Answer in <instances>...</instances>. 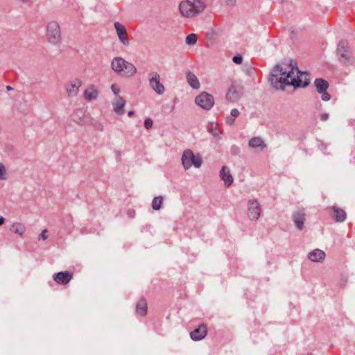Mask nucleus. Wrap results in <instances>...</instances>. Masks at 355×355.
<instances>
[{
  "instance_id": "f257e3e1",
  "label": "nucleus",
  "mask_w": 355,
  "mask_h": 355,
  "mask_svg": "<svg viewBox=\"0 0 355 355\" xmlns=\"http://www.w3.org/2000/svg\"><path fill=\"white\" fill-rule=\"evenodd\" d=\"M269 80L274 88L280 90H284L286 85L304 87L310 83L308 73L300 71L293 61L276 64L270 72Z\"/></svg>"
},
{
  "instance_id": "f03ea898",
  "label": "nucleus",
  "mask_w": 355,
  "mask_h": 355,
  "mask_svg": "<svg viewBox=\"0 0 355 355\" xmlns=\"http://www.w3.org/2000/svg\"><path fill=\"white\" fill-rule=\"evenodd\" d=\"M205 8V5L200 0L191 1H182L179 5L181 15L187 18L193 17L201 13Z\"/></svg>"
},
{
  "instance_id": "7ed1b4c3",
  "label": "nucleus",
  "mask_w": 355,
  "mask_h": 355,
  "mask_svg": "<svg viewBox=\"0 0 355 355\" xmlns=\"http://www.w3.org/2000/svg\"><path fill=\"white\" fill-rule=\"evenodd\" d=\"M112 69L125 77H131L137 72L135 65L121 57H115L111 62Z\"/></svg>"
},
{
  "instance_id": "20e7f679",
  "label": "nucleus",
  "mask_w": 355,
  "mask_h": 355,
  "mask_svg": "<svg viewBox=\"0 0 355 355\" xmlns=\"http://www.w3.org/2000/svg\"><path fill=\"white\" fill-rule=\"evenodd\" d=\"M336 55L340 62L345 65L352 64L354 58L349 49L348 42L345 40L339 42L336 49Z\"/></svg>"
},
{
  "instance_id": "39448f33",
  "label": "nucleus",
  "mask_w": 355,
  "mask_h": 355,
  "mask_svg": "<svg viewBox=\"0 0 355 355\" xmlns=\"http://www.w3.org/2000/svg\"><path fill=\"white\" fill-rule=\"evenodd\" d=\"M46 38L49 42L57 45L61 42V31L59 24L51 21L46 25Z\"/></svg>"
},
{
  "instance_id": "423d86ee",
  "label": "nucleus",
  "mask_w": 355,
  "mask_h": 355,
  "mask_svg": "<svg viewBox=\"0 0 355 355\" xmlns=\"http://www.w3.org/2000/svg\"><path fill=\"white\" fill-rule=\"evenodd\" d=\"M202 162L201 157L199 155H195L191 150L187 149L184 151L182 163L185 170L190 168L192 166L200 168Z\"/></svg>"
},
{
  "instance_id": "0eeeda50",
  "label": "nucleus",
  "mask_w": 355,
  "mask_h": 355,
  "mask_svg": "<svg viewBox=\"0 0 355 355\" xmlns=\"http://www.w3.org/2000/svg\"><path fill=\"white\" fill-rule=\"evenodd\" d=\"M195 103L201 108L209 110L214 105V98L212 95L203 92L196 97Z\"/></svg>"
},
{
  "instance_id": "6e6552de",
  "label": "nucleus",
  "mask_w": 355,
  "mask_h": 355,
  "mask_svg": "<svg viewBox=\"0 0 355 355\" xmlns=\"http://www.w3.org/2000/svg\"><path fill=\"white\" fill-rule=\"evenodd\" d=\"M149 85L150 88L159 95L163 94L165 92L164 85L160 83V76L156 71H153L149 73Z\"/></svg>"
},
{
  "instance_id": "1a4fd4ad",
  "label": "nucleus",
  "mask_w": 355,
  "mask_h": 355,
  "mask_svg": "<svg viewBox=\"0 0 355 355\" xmlns=\"http://www.w3.org/2000/svg\"><path fill=\"white\" fill-rule=\"evenodd\" d=\"M242 92V87L239 84L233 83L226 94V99L231 103H236L241 97Z\"/></svg>"
},
{
  "instance_id": "9d476101",
  "label": "nucleus",
  "mask_w": 355,
  "mask_h": 355,
  "mask_svg": "<svg viewBox=\"0 0 355 355\" xmlns=\"http://www.w3.org/2000/svg\"><path fill=\"white\" fill-rule=\"evenodd\" d=\"M248 215L251 220H257L261 215V207L257 200H250L248 202Z\"/></svg>"
},
{
  "instance_id": "9b49d317",
  "label": "nucleus",
  "mask_w": 355,
  "mask_h": 355,
  "mask_svg": "<svg viewBox=\"0 0 355 355\" xmlns=\"http://www.w3.org/2000/svg\"><path fill=\"white\" fill-rule=\"evenodd\" d=\"M82 86V81L79 78L71 80L66 85V92L69 97H75L79 92L80 87Z\"/></svg>"
},
{
  "instance_id": "f8f14e48",
  "label": "nucleus",
  "mask_w": 355,
  "mask_h": 355,
  "mask_svg": "<svg viewBox=\"0 0 355 355\" xmlns=\"http://www.w3.org/2000/svg\"><path fill=\"white\" fill-rule=\"evenodd\" d=\"M114 26L119 40L124 46H128L130 44V41L127 35L125 27L119 22H115Z\"/></svg>"
},
{
  "instance_id": "ddd939ff",
  "label": "nucleus",
  "mask_w": 355,
  "mask_h": 355,
  "mask_svg": "<svg viewBox=\"0 0 355 355\" xmlns=\"http://www.w3.org/2000/svg\"><path fill=\"white\" fill-rule=\"evenodd\" d=\"M73 277V273L69 271L59 272L53 275V280L59 284L65 285L68 284Z\"/></svg>"
},
{
  "instance_id": "4468645a",
  "label": "nucleus",
  "mask_w": 355,
  "mask_h": 355,
  "mask_svg": "<svg viewBox=\"0 0 355 355\" xmlns=\"http://www.w3.org/2000/svg\"><path fill=\"white\" fill-rule=\"evenodd\" d=\"M207 334V327L205 324H201L199 327L190 333L191 338L197 341L203 339Z\"/></svg>"
},
{
  "instance_id": "2eb2a0df",
  "label": "nucleus",
  "mask_w": 355,
  "mask_h": 355,
  "mask_svg": "<svg viewBox=\"0 0 355 355\" xmlns=\"http://www.w3.org/2000/svg\"><path fill=\"white\" fill-rule=\"evenodd\" d=\"M125 103L126 101L123 97L118 96L117 98H116L112 102L114 112L117 115H122L124 113V107L125 105Z\"/></svg>"
},
{
  "instance_id": "dca6fc26",
  "label": "nucleus",
  "mask_w": 355,
  "mask_h": 355,
  "mask_svg": "<svg viewBox=\"0 0 355 355\" xmlns=\"http://www.w3.org/2000/svg\"><path fill=\"white\" fill-rule=\"evenodd\" d=\"M306 214L304 211H298L293 214V220L296 227L302 230L304 227Z\"/></svg>"
},
{
  "instance_id": "f3484780",
  "label": "nucleus",
  "mask_w": 355,
  "mask_h": 355,
  "mask_svg": "<svg viewBox=\"0 0 355 355\" xmlns=\"http://www.w3.org/2000/svg\"><path fill=\"white\" fill-rule=\"evenodd\" d=\"M220 178L223 180L224 184L226 187H230L233 183V177L230 171L226 166H223L220 169Z\"/></svg>"
},
{
  "instance_id": "a211bd4d",
  "label": "nucleus",
  "mask_w": 355,
  "mask_h": 355,
  "mask_svg": "<svg viewBox=\"0 0 355 355\" xmlns=\"http://www.w3.org/2000/svg\"><path fill=\"white\" fill-rule=\"evenodd\" d=\"M98 96V91L96 87L94 85L87 88L84 92V98L87 101H91L97 99Z\"/></svg>"
},
{
  "instance_id": "6ab92c4d",
  "label": "nucleus",
  "mask_w": 355,
  "mask_h": 355,
  "mask_svg": "<svg viewBox=\"0 0 355 355\" xmlns=\"http://www.w3.org/2000/svg\"><path fill=\"white\" fill-rule=\"evenodd\" d=\"M325 252L320 249H315L309 253L308 258L313 262H320L324 259Z\"/></svg>"
},
{
  "instance_id": "aec40b11",
  "label": "nucleus",
  "mask_w": 355,
  "mask_h": 355,
  "mask_svg": "<svg viewBox=\"0 0 355 355\" xmlns=\"http://www.w3.org/2000/svg\"><path fill=\"white\" fill-rule=\"evenodd\" d=\"M147 302L145 298L141 297L137 303L136 311L141 316H145L147 314Z\"/></svg>"
},
{
  "instance_id": "412c9836",
  "label": "nucleus",
  "mask_w": 355,
  "mask_h": 355,
  "mask_svg": "<svg viewBox=\"0 0 355 355\" xmlns=\"http://www.w3.org/2000/svg\"><path fill=\"white\" fill-rule=\"evenodd\" d=\"M187 80L189 85L193 89L200 88V83L196 76L191 71L187 72Z\"/></svg>"
},
{
  "instance_id": "4be33fe9",
  "label": "nucleus",
  "mask_w": 355,
  "mask_h": 355,
  "mask_svg": "<svg viewBox=\"0 0 355 355\" xmlns=\"http://www.w3.org/2000/svg\"><path fill=\"white\" fill-rule=\"evenodd\" d=\"M332 210L335 213V220L336 222L342 223L345 220L347 214L343 209H340L336 206H333Z\"/></svg>"
},
{
  "instance_id": "5701e85b",
  "label": "nucleus",
  "mask_w": 355,
  "mask_h": 355,
  "mask_svg": "<svg viewBox=\"0 0 355 355\" xmlns=\"http://www.w3.org/2000/svg\"><path fill=\"white\" fill-rule=\"evenodd\" d=\"M314 84H315L316 90L318 93L324 92V91L327 90V89L329 87L328 82L322 78L315 79Z\"/></svg>"
},
{
  "instance_id": "b1692460",
  "label": "nucleus",
  "mask_w": 355,
  "mask_h": 355,
  "mask_svg": "<svg viewBox=\"0 0 355 355\" xmlns=\"http://www.w3.org/2000/svg\"><path fill=\"white\" fill-rule=\"evenodd\" d=\"M248 145L252 148H261V149H263L266 147L263 140L259 137L252 138L249 141Z\"/></svg>"
},
{
  "instance_id": "393cba45",
  "label": "nucleus",
  "mask_w": 355,
  "mask_h": 355,
  "mask_svg": "<svg viewBox=\"0 0 355 355\" xmlns=\"http://www.w3.org/2000/svg\"><path fill=\"white\" fill-rule=\"evenodd\" d=\"M10 230L19 236H22L26 231V227L21 223H16L10 226Z\"/></svg>"
},
{
  "instance_id": "a878e982",
  "label": "nucleus",
  "mask_w": 355,
  "mask_h": 355,
  "mask_svg": "<svg viewBox=\"0 0 355 355\" xmlns=\"http://www.w3.org/2000/svg\"><path fill=\"white\" fill-rule=\"evenodd\" d=\"M162 203L163 198L162 196L155 197L152 201V208L155 211H158L161 209Z\"/></svg>"
},
{
  "instance_id": "bb28decb",
  "label": "nucleus",
  "mask_w": 355,
  "mask_h": 355,
  "mask_svg": "<svg viewBox=\"0 0 355 355\" xmlns=\"http://www.w3.org/2000/svg\"><path fill=\"white\" fill-rule=\"evenodd\" d=\"M208 130L216 139H219L220 138V132L218 131L216 125L214 123H211L209 125Z\"/></svg>"
},
{
  "instance_id": "cd10ccee",
  "label": "nucleus",
  "mask_w": 355,
  "mask_h": 355,
  "mask_svg": "<svg viewBox=\"0 0 355 355\" xmlns=\"http://www.w3.org/2000/svg\"><path fill=\"white\" fill-rule=\"evenodd\" d=\"M197 35L194 33L188 35L186 37V43L189 46H193L197 42Z\"/></svg>"
},
{
  "instance_id": "c85d7f7f",
  "label": "nucleus",
  "mask_w": 355,
  "mask_h": 355,
  "mask_svg": "<svg viewBox=\"0 0 355 355\" xmlns=\"http://www.w3.org/2000/svg\"><path fill=\"white\" fill-rule=\"evenodd\" d=\"M7 179V171L5 166L0 163V180H5Z\"/></svg>"
},
{
  "instance_id": "c756f323",
  "label": "nucleus",
  "mask_w": 355,
  "mask_h": 355,
  "mask_svg": "<svg viewBox=\"0 0 355 355\" xmlns=\"http://www.w3.org/2000/svg\"><path fill=\"white\" fill-rule=\"evenodd\" d=\"M111 90L114 94V95L116 96V98H117L118 96H121L119 95L121 89H120V88L116 85L112 84L111 85Z\"/></svg>"
},
{
  "instance_id": "7c9ffc66",
  "label": "nucleus",
  "mask_w": 355,
  "mask_h": 355,
  "mask_svg": "<svg viewBox=\"0 0 355 355\" xmlns=\"http://www.w3.org/2000/svg\"><path fill=\"white\" fill-rule=\"evenodd\" d=\"M232 61L236 64H240L243 62V57L241 55H235L233 57Z\"/></svg>"
},
{
  "instance_id": "2f4dec72",
  "label": "nucleus",
  "mask_w": 355,
  "mask_h": 355,
  "mask_svg": "<svg viewBox=\"0 0 355 355\" xmlns=\"http://www.w3.org/2000/svg\"><path fill=\"white\" fill-rule=\"evenodd\" d=\"M153 122L151 119L147 118V119H145V121H144V126H145V128L146 129L148 130V129L151 128L152 126H153Z\"/></svg>"
},
{
  "instance_id": "473e14b6",
  "label": "nucleus",
  "mask_w": 355,
  "mask_h": 355,
  "mask_svg": "<svg viewBox=\"0 0 355 355\" xmlns=\"http://www.w3.org/2000/svg\"><path fill=\"white\" fill-rule=\"evenodd\" d=\"M230 151L233 155H237L240 153V148L239 146L234 145V146H232V147L230 148Z\"/></svg>"
},
{
  "instance_id": "72a5a7b5",
  "label": "nucleus",
  "mask_w": 355,
  "mask_h": 355,
  "mask_svg": "<svg viewBox=\"0 0 355 355\" xmlns=\"http://www.w3.org/2000/svg\"><path fill=\"white\" fill-rule=\"evenodd\" d=\"M320 94H322L321 98L323 101H327L330 100L331 95L329 93H327L326 91H324V92L320 93Z\"/></svg>"
},
{
  "instance_id": "f704fd0d",
  "label": "nucleus",
  "mask_w": 355,
  "mask_h": 355,
  "mask_svg": "<svg viewBox=\"0 0 355 355\" xmlns=\"http://www.w3.org/2000/svg\"><path fill=\"white\" fill-rule=\"evenodd\" d=\"M239 114H240V112L239 111V110H237L236 108L232 109L230 112V115L234 119L238 117L239 116Z\"/></svg>"
},
{
  "instance_id": "c9c22d12",
  "label": "nucleus",
  "mask_w": 355,
  "mask_h": 355,
  "mask_svg": "<svg viewBox=\"0 0 355 355\" xmlns=\"http://www.w3.org/2000/svg\"><path fill=\"white\" fill-rule=\"evenodd\" d=\"M46 232H47V230H44L41 234H40L39 236V238L38 239L40 240V239H42V240H46L48 238V236L46 235Z\"/></svg>"
},
{
  "instance_id": "e433bc0d",
  "label": "nucleus",
  "mask_w": 355,
  "mask_h": 355,
  "mask_svg": "<svg viewBox=\"0 0 355 355\" xmlns=\"http://www.w3.org/2000/svg\"><path fill=\"white\" fill-rule=\"evenodd\" d=\"M225 121L230 125H232L234 123V119L233 117H232L231 116H227L225 118Z\"/></svg>"
},
{
  "instance_id": "4c0bfd02",
  "label": "nucleus",
  "mask_w": 355,
  "mask_h": 355,
  "mask_svg": "<svg viewBox=\"0 0 355 355\" xmlns=\"http://www.w3.org/2000/svg\"><path fill=\"white\" fill-rule=\"evenodd\" d=\"M225 3L227 6H234L236 3V0H225Z\"/></svg>"
},
{
  "instance_id": "58836bf2",
  "label": "nucleus",
  "mask_w": 355,
  "mask_h": 355,
  "mask_svg": "<svg viewBox=\"0 0 355 355\" xmlns=\"http://www.w3.org/2000/svg\"><path fill=\"white\" fill-rule=\"evenodd\" d=\"M320 119L322 121H327L329 119V114L327 113H323L320 116Z\"/></svg>"
},
{
  "instance_id": "ea45409f",
  "label": "nucleus",
  "mask_w": 355,
  "mask_h": 355,
  "mask_svg": "<svg viewBox=\"0 0 355 355\" xmlns=\"http://www.w3.org/2000/svg\"><path fill=\"white\" fill-rule=\"evenodd\" d=\"M64 223H68L69 225H71L72 220L71 216H67L66 218L64 219Z\"/></svg>"
},
{
  "instance_id": "a19ab883",
  "label": "nucleus",
  "mask_w": 355,
  "mask_h": 355,
  "mask_svg": "<svg viewBox=\"0 0 355 355\" xmlns=\"http://www.w3.org/2000/svg\"><path fill=\"white\" fill-rule=\"evenodd\" d=\"M4 220H4V218H3V217H2V216H1V217H0V226H1V225H3V224Z\"/></svg>"
},
{
  "instance_id": "79ce46f5",
  "label": "nucleus",
  "mask_w": 355,
  "mask_h": 355,
  "mask_svg": "<svg viewBox=\"0 0 355 355\" xmlns=\"http://www.w3.org/2000/svg\"><path fill=\"white\" fill-rule=\"evenodd\" d=\"M134 114V111L131 110L128 112V116H132Z\"/></svg>"
},
{
  "instance_id": "37998d69",
  "label": "nucleus",
  "mask_w": 355,
  "mask_h": 355,
  "mask_svg": "<svg viewBox=\"0 0 355 355\" xmlns=\"http://www.w3.org/2000/svg\"><path fill=\"white\" fill-rule=\"evenodd\" d=\"M19 1L23 3H27L30 1V0H19Z\"/></svg>"
},
{
  "instance_id": "c03bdc74",
  "label": "nucleus",
  "mask_w": 355,
  "mask_h": 355,
  "mask_svg": "<svg viewBox=\"0 0 355 355\" xmlns=\"http://www.w3.org/2000/svg\"><path fill=\"white\" fill-rule=\"evenodd\" d=\"M6 89L8 90H12V87H10V85L6 86Z\"/></svg>"
}]
</instances>
